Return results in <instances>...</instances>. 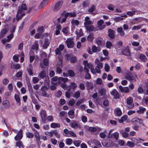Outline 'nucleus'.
I'll list each match as a JSON object with an SVG mask.
<instances>
[{
    "label": "nucleus",
    "instance_id": "6e6552de",
    "mask_svg": "<svg viewBox=\"0 0 148 148\" xmlns=\"http://www.w3.org/2000/svg\"><path fill=\"white\" fill-rule=\"evenodd\" d=\"M61 50L59 49V48H57L56 51L55 52L56 54L57 55H59V60L58 65H60L62 63V56L60 54H61Z\"/></svg>",
    "mask_w": 148,
    "mask_h": 148
},
{
    "label": "nucleus",
    "instance_id": "393cba45",
    "mask_svg": "<svg viewBox=\"0 0 148 148\" xmlns=\"http://www.w3.org/2000/svg\"><path fill=\"white\" fill-rule=\"evenodd\" d=\"M60 124L59 123H52L50 125L51 127L52 128H56V127H60Z\"/></svg>",
    "mask_w": 148,
    "mask_h": 148
},
{
    "label": "nucleus",
    "instance_id": "4c0bfd02",
    "mask_svg": "<svg viewBox=\"0 0 148 148\" xmlns=\"http://www.w3.org/2000/svg\"><path fill=\"white\" fill-rule=\"evenodd\" d=\"M143 25H140L136 26H134L132 28V30H138L141 28Z\"/></svg>",
    "mask_w": 148,
    "mask_h": 148
},
{
    "label": "nucleus",
    "instance_id": "e2e57ef3",
    "mask_svg": "<svg viewBox=\"0 0 148 148\" xmlns=\"http://www.w3.org/2000/svg\"><path fill=\"white\" fill-rule=\"evenodd\" d=\"M68 29L69 28L67 27L64 28L62 29V31L64 34H66L68 33Z\"/></svg>",
    "mask_w": 148,
    "mask_h": 148
},
{
    "label": "nucleus",
    "instance_id": "680f3d73",
    "mask_svg": "<svg viewBox=\"0 0 148 148\" xmlns=\"http://www.w3.org/2000/svg\"><path fill=\"white\" fill-rule=\"evenodd\" d=\"M85 78L87 79H89L91 78V76L89 73H87L85 76Z\"/></svg>",
    "mask_w": 148,
    "mask_h": 148
},
{
    "label": "nucleus",
    "instance_id": "cd10ccee",
    "mask_svg": "<svg viewBox=\"0 0 148 148\" xmlns=\"http://www.w3.org/2000/svg\"><path fill=\"white\" fill-rule=\"evenodd\" d=\"M127 116L125 115L121 117V119L119 120V121L120 123H122L124 121H125L127 119Z\"/></svg>",
    "mask_w": 148,
    "mask_h": 148
},
{
    "label": "nucleus",
    "instance_id": "58836bf2",
    "mask_svg": "<svg viewBox=\"0 0 148 148\" xmlns=\"http://www.w3.org/2000/svg\"><path fill=\"white\" fill-rule=\"evenodd\" d=\"M70 86H71V89L73 90L75 89L77 86L76 84L73 82H72L71 83Z\"/></svg>",
    "mask_w": 148,
    "mask_h": 148
},
{
    "label": "nucleus",
    "instance_id": "0eeeda50",
    "mask_svg": "<svg viewBox=\"0 0 148 148\" xmlns=\"http://www.w3.org/2000/svg\"><path fill=\"white\" fill-rule=\"evenodd\" d=\"M40 116L41 117V121L44 123H46V120L47 113L45 110H42L40 113Z\"/></svg>",
    "mask_w": 148,
    "mask_h": 148
},
{
    "label": "nucleus",
    "instance_id": "0e129e2a",
    "mask_svg": "<svg viewBox=\"0 0 148 148\" xmlns=\"http://www.w3.org/2000/svg\"><path fill=\"white\" fill-rule=\"evenodd\" d=\"M69 131L67 129H65L64 130V132L65 134V136L67 137L69 136Z\"/></svg>",
    "mask_w": 148,
    "mask_h": 148
},
{
    "label": "nucleus",
    "instance_id": "de8ad7c7",
    "mask_svg": "<svg viewBox=\"0 0 148 148\" xmlns=\"http://www.w3.org/2000/svg\"><path fill=\"white\" fill-rule=\"evenodd\" d=\"M127 144L128 146L130 147H133L135 146L134 143L132 141H128Z\"/></svg>",
    "mask_w": 148,
    "mask_h": 148
},
{
    "label": "nucleus",
    "instance_id": "4be33fe9",
    "mask_svg": "<svg viewBox=\"0 0 148 148\" xmlns=\"http://www.w3.org/2000/svg\"><path fill=\"white\" fill-rule=\"evenodd\" d=\"M92 50L93 52H96L100 51L101 49L99 47H97L95 45H93L92 47Z\"/></svg>",
    "mask_w": 148,
    "mask_h": 148
},
{
    "label": "nucleus",
    "instance_id": "ddd939ff",
    "mask_svg": "<svg viewBox=\"0 0 148 148\" xmlns=\"http://www.w3.org/2000/svg\"><path fill=\"white\" fill-rule=\"evenodd\" d=\"M133 102V99L132 97H128L127 99V103L128 105V107L130 109L133 108L134 106V104H132Z\"/></svg>",
    "mask_w": 148,
    "mask_h": 148
},
{
    "label": "nucleus",
    "instance_id": "72a5a7b5",
    "mask_svg": "<svg viewBox=\"0 0 148 148\" xmlns=\"http://www.w3.org/2000/svg\"><path fill=\"white\" fill-rule=\"evenodd\" d=\"M49 43V41L48 39H45V43L44 44L43 47L44 49L46 48L48 46Z\"/></svg>",
    "mask_w": 148,
    "mask_h": 148
},
{
    "label": "nucleus",
    "instance_id": "7ed1b4c3",
    "mask_svg": "<svg viewBox=\"0 0 148 148\" xmlns=\"http://www.w3.org/2000/svg\"><path fill=\"white\" fill-rule=\"evenodd\" d=\"M75 16L76 14L74 13H67L65 14L64 18L63 17V16H62L58 19V22H61V23H62L65 22L66 19V17H74Z\"/></svg>",
    "mask_w": 148,
    "mask_h": 148
},
{
    "label": "nucleus",
    "instance_id": "f704fd0d",
    "mask_svg": "<svg viewBox=\"0 0 148 148\" xmlns=\"http://www.w3.org/2000/svg\"><path fill=\"white\" fill-rule=\"evenodd\" d=\"M73 122V123H70V125L73 128H77L78 126V125L76 123L75 121H72Z\"/></svg>",
    "mask_w": 148,
    "mask_h": 148
},
{
    "label": "nucleus",
    "instance_id": "aec40b11",
    "mask_svg": "<svg viewBox=\"0 0 148 148\" xmlns=\"http://www.w3.org/2000/svg\"><path fill=\"white\" fill-rule=\"evenodd\" d=\"M74 113V111L73 110H70L68 112V115L71 116H69V118L71 119H73L75 117Z\"/></svg>",
    "mask_w": 148,
    "mask_h": 148
},
{
    "label": "nucleus",
    "instance_id": "c9c22d12",
    "mask_svg": "<svg viewBox=\"0 0 148 148\" xmlns=\"http://www.w3.org/2000/svg\"><path fill=\"white\" fill-rule=\"evenodd\" d=\"M96 43L99 46H101L102 44V39L100 38H97L95 39Z\"/></svg>",
    "mask_w": 148,
    "mask_h": 148
},
{
    "label": "nucleus",
    "instance_id": "79ce46f5",
    "mask_svg": "<svg viewBox=\"0 0 148 148\" xmlns=\"http://www.w3.org/2000/svg\"><path fill=\"white\" fill-rule=\"evenodd\" d=\"M35 37L36 38H43V36L42 34L39 33L35 35Z\"/></svg>",
    "mask_w": 148,
    "mask_h": 148
},
{
    "label": "nucleus",
    "instance_id": "1a4fd4ad",
    "mask_svg": "<svg viewBox=\"0 0 148 148\" xmlns=\"http://www.w3.org/2000/svg\"><path fill=\"white\" fill-rule=\"evenodd\" d=\"M110 94L114 96V99H118L119 98L120 95L119 93L116 89H113L110 92Z\"/></svg>",
    "mask_w": 148,
    "mask_h": 148
},
{
    "label": "nucleus",
    "instance_id": "8fccbe9b",
    "mask_svg": "<svg viewBox=\"0 0 148 148\" xmlns=\"http://www.w3.org/2000/svg\"><path fill=\"white\" fill-rule=\"evenodd\" d=\"M135 11H128L127 12L126 14L127 15L131 16L135 14Z\"/></svg>",
    "mask_w": 148,
    "mask_h": 148
},
{
    "label": "nucleus",
    "instance_id": "69168bd1",
    "mask_svg": "<svg viewBox=\"0 0 148 148\" xmlns=\"http://www.w3.org/2000/svg\"><path fill=\"white\" fill-rule=\"evenodd\" d=\"M73 142V140L69 138L66 139V144L68 145H71Z\"/></svg>",
    "mask_w": 148,
    "mask_h": 148
},
{
    "label": "nucleus",
    "instance_id": "ea45409f",
    "mask_svg": "<svg viewBox=\"0 0 148 148\" xmlns=\"http://www.w3.org/2000/svg\"><path fill=\"white\" fill-rule=\"evenodd\" d=\"M54 134L55 136L58 138H59L60 136V134H58L57 130H53V134Z\"/></svg>",
    "mask_w": 148,
    "mask_h": 148
},
{
    "label": "nucleus",
    "instance_id": "9b49d317",
    "mask_svg": "<svg viewBox=\"0 0 148 148\" xmlns=\"http://www.w3.org/2000/svg\"><path fill=\"white\" fill-rule=\"evenodd\" d=\"M34 136L36 138L38 145H40L41 144V142L40 141V137L39 132L38 131L34 132Z\"/></svg>",
    "mask_w": 148,
    "mask_h": 148
},
{
    "label": "nucleus",
    "instance_id": "423d86ee",
    "mask_svg": "<svg viewBox=\"0 0 148 148\" xmlns=\"http://www.w3.org/2000/svg\"><path fill=\"white\" fill-rule=\"evenodd\" d=\"M67 45V47L68 48H73L74 45L73 39L71 38H68L65 42Z\"/></svg>",
    "mask_w": 148,
    "mask_h": 148
},
{
    "label": "nucleus",
    "instance_id": "bf43d9fd",
    "mask_svg": "<svg viewBox=\"0 0 148 148\" xmlns=\"http://www.w3.org/2000/svg\"><path fill=\"white\" fill-rule=\"evenodd\" d=\"M80 93L79 91H77L75 92L74 94V97L78 98H79L80 96Z\"/></svg>",
    "mask_w": 148,
    "mask_h": 148
},
{
    "label": "nucleus",
    "instance_id": "49530a36",
    "mask_svg": "<svg viewBox=\"0 0 148 148\" xmlns=\"http://www.w3.org/2000/svg\"><path fill=\"white\" fill-rule=\"evenodd\" d=\"M15 99L17 102L19 103L20 102L21 99L19 95L15 94L14 95Z\"/></svg>",
    "mask_w": 148,
    "mask_h": 148
},
{
    "label": "nucleus",
    "instance_id": "a18cd8bd",
    "mask_svg": "<svg viewBox=\"0 0 148 148\" xmlns=\"http://www.w3.org/2000/svg\"><path fill=\"white\" fill-rule=\"evenodd\" d=\"M81 142L80 140H75L73 141V144L76 147H79L80 145Z\"/></svg>",
    "mask_w": 148,
    "mask_h": 148
},
{
    "label": "nucleus",
    "instance_id": "c85d7f7f",
    "mask_svg": "<svg viewBox=\"0 0 148 148\" xmlns=\"http://www.w3.org/2000/svg\"><path fill=\"white\" fill-rule=\"evenodd\" d=\"M67 73L69 76L71 77H74L75 76V74L74 71L72 70H68Z\"/></svg>",
    "mask_w": 148,
    "mask_h": 148
},
{
    "label": "nucleus",
    "instance_id": "2eb2a0df",
    "mask_svg": "<svg viewBox=\"0 0 148 148\" xmlns=\"http://www.w3.org/2000/svg\"><path fill=\"white\" fill-rule=\"evenodd\" d=\"M122 53L123 55H126L127 56L130 55V52L129 48L128 47L122 49Z\"/></svg>",
    "mask_w": 148,
    "mask_h": 148
},
{
    "label": "nucleus",
    "instance_id": "20e7f679",
    "mask_svg": "<svg viewBox=\"0 0 148 148\" xmlns=\"http://www.w3.org/2000/svg\"><path fill=\"white\" fill-rule=\"evenodd\" d=\"M131 122L133 125H139L143 123L141 119L136 117L132 118Z\"/></svg>",
    "mask_w": 148,
    "mask_h": 148
},
{
    "label": "nucleus",
    "instance_id": "6e6d98bb",
    "mask_svg": "<svg viewBox=\"0 0 148 148\" xmlns=\"http://www.w3.org/2000/svg\"><path fill=\"white\" fill-rule=\"evenodd\" d=\"M75 103V101L73 99H72L69 101V105L71 106H73Z\"/></svg>",
    "mask_w": 148,
    "mask_h": 148
},
{
    "label": "nucleus",
    "instance_id": "39448f33",
    "mask_svg": "<svg viewBox=\"0 0 148 148\" xmlns=\"http://www.w3.org/2000/svg\"><path fill=\"white\" fill-rule=\"evenodd\" d=\"M104 23V21L102 20H100L97 22V30H101L106 27L105 25H103Z\"/></svg>",
    "mask_w": 148,
    "mask_h": 148
},
{
    "label": "nucleus",
    "instance_id": "412c9836",
    "mask_svg": "<svg viewBox=\"0 0 148 148\" xmlns=\"http://www.w3.org/2000/svg\"><path fill=\"white\" fill-rule=\"evenodd\" d=\"M117 31L119 35L123 36L125 35L124 32L123 31V29L122 27H119L117 29Z\"/></svg>",
    "mask_w": 148,
    "mask_h": 148
},
{
    "label": "nucleus",
    "instance_id": "473e14b6",
    "mask_svg": "<svg viewBox=\"0 0 148 148\" xmlns=\"http://www.w3.org/2000/svg\"><path fill=\"white\" fill-rule=\"evenodd\" d=\"M39 76L41 79H43L46 77V73L44 71H42L39 74Z\"/></svg>",
    "mask_w": 148,
    "mask_h": 148
},
{
    "label": "nucleus",
    "instance_id": "2f4dec72",
    "mask_svg": "<svg viewBox=\"0 0 148 148\" xmlns=\"http://www.w3.org/2000/svg\"><path fill=\"white\" fill-rule=\"evenodd\" d=\"M94 38L93 34L92 33H90L88 36L87 40L89 41H92Z\"/></svg>",
    "mask_w": 148,
    "mask_h": 148
},
{
    "label": "nucleus",
    "instance_id": "dca6fc26",
    "mask_svg": "<svg viewBox=\"0 0 148 148\" xmlns=\"http://www.w3.org/2000/svg\"><path fill=\"white\" fill-rule=\"evenodd\" d=\"M62 2L59 1L55 5L54 8L53 10L56 11L59 10L62 7Z\"/></svg>",
    "mask_w": 148,
    "mask_h": 148
},
{
    "label": "nucleus",
    "instance_id": "c756f323",
    "mask_svg": "<svg viewBox=\"0 0 148 148\" xmlns=\"http://www.w3.org/2000/svg\"><path fill=\"white\" fill-rule=\"evenodd\" d=\"M26 137L28 138H32L34 137V134L29 132H26L25 133Z\"/></svg>",
    "mask_w": 148,
    "mask_h": 148
},
{
    "label": "nucleus",
    "instance_id": "f03ea898",
    "mask_svg": "<svg viewBox=\"0 0 148 148\" xmlns=\"http://www.w3.org/2000/svg\"><path fill=\"white\" fill-rule=\"evenodd\" d=\"M84 26L87 32H91L94 29L92 25L93 24L92 21L90 20V18L88 16H86L85 18Z\"/></svg>",
    "mask_w": 148,
    "mask_h": 148
},
{
    "label": "nucleus",
    "instance_id": "a19ab883",
    "mask_svg": "<svg viewBox=\"0 0 148 148\" xmlns=\"http://www.w3.org/2000/svg\"><path fill=\"white\" fill-rule=\"evenodd\" d=\"M139 109L140 111L137 110V112L138 113L139 112L141 114L143 113L146 110L145 108L141 106L139 107Z\"/></svg>",
    "mask_w": 148,
    "mask_h": 148
},
{
    "label": "nucleus",
    "instance_id": "37998d69",
    "mask_svg": "<svg viewBox=\"0 0 148 148\" xmlns=\"http://www.w3.org/2000/svg\"><path fill=\"white\" fill-rule=\"evenodd\" d=\"M139 58L142 61H145L146 60V57L143 54H141L139 56Z\"/></svg>",
    "mask_w": 148,
    "mask_h": 148
},
{
    "label": "nucleus",
    "instance_id": "774afa93",
    "mask_svg": "<svg viewBox=\"0 0 148 148\" xmlns=\"http://www.w3.org/2000/svg\"><path fill=\"white\" fill-rule=\"evenodd\" d=\"M95 9V6L94 5L91 6L89 9L88 10V12H92Z\"/></svg>",
    "mask_w": 148,
    "mask_h": 148
},
{
    "label": "nucleus",
    "instance_id": "b1692460",
    "mask_svg": "<svg viewBox=\"0 0 148 148\" xmlns=\"http://www.w3.org/2000/svg\"><path fill=\"white\" fill-rule=\"evenodd\" d=\"M32 48L33 50H38V41H35L33 45H32Z\"/></svg>",
    "mask_w": 148,
    "mask_h": 148
},
{
    "label": "nucleus",
    "instance_id": "f8f14e48",
    "mask_svg": "<svg viewBox=\"0 0 148 148\" xmlns=\"http://www.w3.org/2000/svg\"><path fill=\"white\" fill-rule=\"evenodd\" d=\"M72 29L74 30L75 26H78L80 23V22L77 20L73 19L71 21Z\"/></svg>",
    "mask_w": 148,
    "mask_h": 148
},
{
    "label": "nucleus",
    "instance_id": "6ab92c4d",
    "mask_svg": "<svg viewBox=\"0 0 148 148\" xmlns=\"http://www.w3.org/2000/svg\"><path fill=\"white\" fill-rule=\"evenodd\" d=\"M8 30V29L6 28L2 29L0 34V38H2L4 36Z\"/></svg>",
    "mask_w": 148,
    "mask_h": 148
},
{
    "label": "nucleus",
    "instance_id": "5fc2aeb1",
    "mask_svg": "<svg viewBox=\"0 0 148 148\" xmlns=\"http://www.w3.org/2000/svg\"><path fill=\"white\" fill-rule=\"evenodd\" d=\"M89 130L92 132H94L97 131V128L95 127H89Z\"/></svg>",
    "mask_w": 148,
    "mask_h": 148
},
{
    "label": "nucleus",
    "instance_id": "f257e3e1",
    "mask_svg": "<svg viewBox=\"0 0 148 148\" xmlns=\"http://www.w3.org/2000/svg\"><path fill=\"white\" fill-rule=\"evenodd\" d=\"M27 7L25 3H23L19 7L16 16V20L18 21L25 15L24 11L26 10Z\"/></svg>",
    "mask_w": 148,
    "mask_h": 148
},
{
    "label": "nucleus",
    "instance_id": "a211bd4d",
    "mask_svg": "<svg viewBox=\"0 0 148 148\" xmlns=\"http://www.w3.org/2000/svg\"><path fill=\"white\" fill-rule=\"evenodd\" d=\"M3 105L5 108H8L10 106V103L9 101L7 100L3 101L2 103Z\"/></svg>",
    "mask_w": 148,
    "mask_h": 148
},
{
    "label": "nucleus",
    "instance_id": "c03bdc74",
    "mask_svg": "<svg viewBox=\"0 0 148 148\" xmlns=\"http://www.w3.org/2000/svg\"><path fill=\"white\" fill-rule=\"evenodd\" d=\"M123 17L126 18L127 17V16L125 14L123 16H121V17H118L115 18V21H119L123 20Z\"/></svg>",
    "mask_w": 148,
    "mask_h": 148
},
{
    "label": "nucleus",
    "instance_id": "4468645a",
    "mask_svg": "<svg viewBox=\"0 0 148 148\" xmlns=\"http://www.w3.org/2000/svg\"><path fill=\"white\" fill-rule=\"evenodd\" d=\"M133 76L132 75L130 71H128L127 72L125 76V78L126 79L131 81L133 79Z\"/></svg>",
    "mask_w": 148,
    "mask_h": 148
},
{
    "label": "nucleus",
    "instance_id": "e433bc0d",
    "mask_svg": "<svg viewBox=\"0 0 148 148\" xmlns=\"http://www.w3.org/2000/svg\"><path fill=\"white\" fill-rule=\"evenodd\" d=\"M120 133L122 134L123 137L124 138H127L128 136V133L123 131H121Z\"/></svg>",
    "mask_w": 148,
    "mask_h": 148
},
{
    "label": "nucleus",
    "instance_id": "3c124183",
    "mask_svg": "<svg viewBox=\"0 0 148 148\" xmlns=\"http://www.w3.org/2000/svg\"><path fill=\"white\" fill-rule=\"evenodd\" d=\"M106 47L108 48H110L112 46V44L110 41H107L106 44Z\"/></svg>",
    "mask_w": 148,
    "mask_h": 148
},
{
    "label": "nucleus",
    "instance_id": "338daca9",
    "mask_svg": "<svg viewBox=\"0 0 148 148\" xmlns=\"http://www.w3.org/2000/svg\"><path fill=\"white\" fill-rule=\"evenodd\" d=\"M90 3L88 1H84L83 3V5L84 7H86L88 6Z\"/></svg>",
    "mask_w": 148,
    "mask_h": 148
},
{
    "label": "nucleus",
    "instance_id": "4d7b16f0",
    "mask_svg": "<svg viewBox=\"0 0 148 148\" xmlns=\"http://www.w3.org/2000/svg\"><path fill=\"white\" fill-rule=\"evenodd\" d=\"M93 65H84V72H85L87 73H88V72L89 71V69L86 68V66H87L88 67H90L91 66L92 67V66H93Z\"/></svg>",
    "mask_w": 148,
    "mask_h": 148
},
{
    "label": "nucleus",
    "instance_id": "f3484780",
    "mask_svg": "<svg viewBox=\"0 0 148 148\" xmlns=\"http://www.w3.org/2000/svg\"><path fill=\"white\" fill-rule=\"evenodd\" d=\"M75 33L77 35V38H79V37L82 36L83 35V33L82 32V29H77Z\"/></svg>",
    "mask_w": 148,
    "mask_h": 148
},
{
    "label": "nucleus",
    "instance_id": "13d9d810",
    "mask_svg": "<svg viewBox=\"0 0 148 148\" xmlns=\"http://www.w3.org/2000/svg\"><path fill=\"white\" fill-rule=\"evenodd\" d=\"M43 27L42 26H40L38 27L37 29V31L40 33H41L43 31Z\"/></svg>",
    "mask_w": 148,
    "mask_h": 148
},
{
    "label": "nucleus",
    "instance_id": "a878e982",
    "mask_svg": "<svg viewBox=\"0 0 148 148\" xmlns=\"http://www.w3.org/2000/svg\"><path fill=\"white\" fill-rule=\"evenodd\" d=\"M32 65H29V68L27 69V71L29 74L31 76L33 75V69L32 66Z\"/></svg>",
    "mask_w": 148,
    "mask_h": 148
},
{
    "label": "nucleus",
    "instance_id": "864d4df0",
    "mask_svg": "<svg viewBox=\"0 0 148 148\" xmlns=\"http://www.w3.org/2000/svg\"><path fill=\"white\" fill-rule=\"evenodd\" d=\"M19 56L17 54H15L13 57V60L15 62H17L18 60Z\"/></svg>",
    "mask_w": 148,
    "mask_h": 148
},
{
    "label": "nucleus",
    "instance_id": "7c9ffc66",
    "mask_svg": "<svg viewBox=\"0 0 148 148\" xmlns=\"http://www.w3.org/2000/svg\"><path fill=\"white\" fill-rule=\"evenodd\" d=\"M108 36L111 38H114V31L111 29L108 30Z\"/></svg>",
    "mask_w": 148,
    "mask_h": 148
},
{
    "label": "nucleus",
    "instance_id": "09e8293b",
    "mask_svg": "<svg viewBox=\"0 0 148 148\" xmlns=\"http://www.w3.org/2000/svg\"><path fill=\"white\" fill-rule=\"evenodd\" d=\"M45 80L44 84H45L46 83L47 84V85L48 86V87H49V78L48 76L45 77Z\"/></svg>",
    "mask_w": 148,
    "mask_h": 148
},
{
    "label": "nucleus",
    "instance_id": "052dcab7",
    "mask_svg": "<svg viewBox=\"0 0 148 148\" xmlns=\"http://www.w3.org/2000/svg\"><path fill=\"white\" fill-rule=\"evenodd\" d=\"M69 136H71L73 137H76V134L73 131H70L69 132Z\"/></svg>",
    "mask_w": 148,
    "mask_h": 148
},
{
    "label": "nucleus",
    "instance_id": "603ef678",
    "mask_svg": "<svg viewBox=\"0 0 148 148\" xmlns=\"http://www.w3.org/2000/svg\"><path fill=\"white\" fill-rule=\"evenodd\" d=\"M47 120L48 121L52 122L54 120V118L52 116L49 115L47 117Z\"/></svg>",
    "mask_w": 148,
    "mask_h": 148
},
{
    "label": "nucleus",
    "instance_id": "5701e85b",
    "mask_svg": "<svg viewBox=\"0 0 148 148\" xmlns=\"http://www.w3.org/2000/svg\"><path fill=\"white\" fill-rule=\"evenodd\" d=\"M116 112V114L118 116H121L122 114V112L120 109L118 108H115L114 110V112Z\"/></svg>",
    "mask_w": 148,
    "mask_h": 148
},
{
    "label": "nucleus",
    "instance_id": "9d476101",
    "mask_svg": "<svg viewBox=\"0 0 148 148\" xmlns=\"http://www.w3.org/2000/svg\"><path fill=\"white\" fill-rule=\"evenodd\" d=\"M23 130L22 129H20L18 132L17 134L14 137V139L16 141L20 140L23 138Z\"/></svg>",
    "mask_w": 148,
    "mask_h": 148
},
{
    "label": "nucleus",
    "instance_id": "bb28decb",
    "mask_svg": "<svg viewBox=\"0 0 148 148\" xmlns=\"http://www.w3.org/2000/svg\"><path fill=\"white\" fill-rule=\"evenodd\" d=\"M16 146L18 147L19 148H23L24 147L22 142L20 140L16 142Z\"/></svg>",
    "mask_w": 148,
    "mask_h": 148
}]
</instances>
